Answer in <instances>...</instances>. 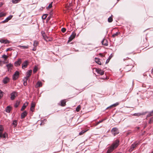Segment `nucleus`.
Segmentation results:
<instances>
[{
  "label": "nucleus",
  "mask_w": 153,
  "mask_h": 153,
  "mask_svg": "<svg viewBox=\"0 0 153 153\" xmlns=\"http://www.w3.org/2000/svg\"><path fill=\"white\" fill-rule=\"evenodd\" d=\"M32 71L31 70H29L26 73V76L25 77V79H26V80H28V78L30 76L31 74Z\"/></svg>",
  "instance_id": "0eeeda50"
},
{
  "label": "nucleus",
  "mask_w": 153,
  "mask_h": 153,
  "mask_svg": "<svg viewBox=\"0 0 153 153\" xmlns=\"http://www.w3.org/2000/svg\"><path fill=\"white\" fill-rule=\"evenodd\" d=\"M27 114V113L26 111H25L21 114V118L22 119L24 118Z\"/></svg>",
  "instance_id": "ddd939ff"
},
{
  "label": "nucleus",
  "mask_w": 153,
  "mask_h": 153,
  "mask_svg": "<svg viewBox=\"0 0 153 153\" xmlns=\"http://www.w3.org/2000/svg\"><path fill=\"white\" fill-rule=\"evenodd\" d=\"M17 124V121L16 120H14L13 121V123L11 124L12 126H13L14 127H16Z\"/></svg>",
  "instance_id": "6ab92c4d"
},
{
  "label": "nucleus",
  "mask_w": 153,
  "mask_h": 153,
  "mask_svg": "<svg viewBox=\"0 0 153 153\" xmlns=\"http://www.w3.org/2000/svg\"><path fill=\"white\" fill-rule=\"evenodd\" d=\"M76 36V34L74 32H73L72 34L69 38L68 42H69L71 41L74 38H75Z\"/></svg>",
  "instance_id": "423d86ee"
},
{
  "label": "nucleus",
  "mask_w": 153,
  "mask_h": 153,
  "mask_svg": "<svg viewBox=\"0 0 153 153\" xmlns=\"http://www.w3.org/2000/svg\"><path fill=\"white\" fill-rule=\"evenodd\" d=\"M28 103L27 102H26L25 103L23 104L22 108H21V110L22 111L24 110L26 107V106L28 105Z\"/></svg>",
  "instance_id": "2eb2a0df"
},
{
  "label": "nucleus",
  "mask_w": 153,
  "mask_h": 153,
  "mask_svg": "<svg viewBox=\"0 0 153 153\" xmlns=\"http://www.w3.org/2000/svg\"><path fill=\"white\" fill-rule=\"evenodd\" d=\"M118 104H119V103H118L117 102L115 104H113V105H111V107H115L117 105H118Z\"/></svg>",
  "instance_id": "ea45409f"
},
{
  "label": "nucleus",
  "mask_w": 153,
  "mask_h": 153,
  "mask_svg": "<svg viewBox=\"0 0 153 153\" xmlns=\"http://www.w3.org/2000/svg\"><path fill=\"white\" fill-rule=\"evenodd\" d=\"M37 71V68L36 66H35L33 68V72L35 73Z\"/></svg>",
  "instance_id": "c9c22d12"
},
{
  "label": "nucleus",
  "mask_w": 153,
  "mask_h": 153,
  "mask_svg": "<svg viewBox=\"0 0 153 153\" xmlns=\"http://www.w3.org/2000/svg\"><path fill=\"white\" fill-rule=\"evenodd\" d=\"M153 115V110L149 112L147 115V117H149Z\"/></svg>",
  "instance_id": "393cba45"
},
{
  "label": "nucleus",
  "mask_w": 153,
  "mask_h": 153,
  "mask_svg": "<svg viewBox=\"0 0 153 153\" xmlns=\"http://www.w3.org/2000/svg\"><path fill=\"white\" fill-rule=\"evenodd\" d=\"M3 130V128L2 126H0V135H1V133H2Z\"/></svg>",
  "instance_id": "c85d7f7f"
},
{
  "label": "nucleus",
  "mask_w": 153,
  "mask_h": 153,
  "mask_svg": "<svg viewBox=\"0 0 153 153\" xmlns=\"http://www.w3.org/2000/svg\"><path fill=\"white\" fill-rule=\"evenodd\" d=\"M153 122V117H152L149 120V123H150V124L152 123Z\"/></svg>",
  "instance_id": "4c0bfd02"
},
{
  "label": "nucleus",
  "mask_w": 153,
  "mask_h": 153,
  "mask_svg": "<svg viewBox=\"0 0 153 153\" xmlns=\"http://www.w3.org/2000/svg\"><path fill=\"white\" fill-rule=\"evenodd\" d=\"M9 78L7 77H6L3 79V82L4 84H6L9 82Z\"/></svg>",
  "instance_id": "f8f14e48"
},
{
  "label": "nucleus",
  "mask_w": 153,
  "mask_h": 153,
  "mask_svg": "<svg viewBox=\"0 0 153 153\" xmlns=\"http://www.w3.org/2000/svg\"><path fill=\"white\" fill-rule=\"evenodd\" d=\"M119 34V33L118 32H116V33L112 35V36L113 37H115L116 36H117Z\"/></svg>",
  "instance_id": "a19ab883"
},
{
  "label": "nucleus",
  "mask_w": 153,
  "mask_h": 153,
  "mask_svg": "<svg viewBox=\"0 0 153 153\" xmlns=\"http://www.w3.org/2000/svg\"><path fill=\"white\" fill-rule=\"evenodd\" d=\"M38 42L37 41H34V43L33 44V45L34 46L36 47L38 45Z\"/></svg>",
  "instance_id": "bb28decb"
},
{
  "label": "nucleus",
  "mask_w": 153,
  "mask_h": 153,
  "mask_svg": "<svg viewBox=\"0 0 153 153\" xmlns=\"http://www.w3.org/2000/svg\"><path fill=\"white\" fill-rule=\"evenodd\" d=\"M66 105V101L65 100H63L61 101V105L62 106H65Z\"/></svg>",
  "instance_id": "a211bd4d"
},
{
  "label": "nucleus",
  "mask_w": 153,
  "mask_h": 153,
  "mask_svg": "<svg viewBox=\"0 0 153 153\" xmlns=\"http://www.w3.org/2000/svg\"><path fill=\"white\" fill-rule=\"evenodd\" d=\"M111 56H110L109 57V58L108 59H111Z\"/></svg>",
  "instance_id": "4d7b16f0"
},
{
  "label": "nucleus",
  "mask_w": 153,
  "mask_h": 153,
  "mask_svg": "<svg viewBox=\"0 0 153 153\" xmlns=\"http://www.w3.org/2000/svg\"><path fill=\"white\" fill-rule=\"evenodd\" d=\"M112 132L118 131V129L116 128H113L111 130Z\"/></svg>",
  "instance_id": "a878e982"
},
{
  "label": "nucleus",
  "mask_w": 153,
  "mask_h": 153,
  "mask_svg": "<svg viewBox=\"0 0 153 153\" xmlns=\"http://www.w3.org/2000/svg\"><path fill=\"white\" fill-rule=\"evenodd\" d=\"M96 71L98 74H100L101 75H103L104 73V71L102 70L99 68L96 69Z\"/></svg>",
  "instance_id": "6e6552de"
},
{
  "label": "nucleus",
  "mask_w": 153,
  "mask_h": 153,
  "mask_svg": "<svg viewBox=\"0 0 153 153\" xmlns=\"http://www.w3.org/2000/svg\"><path fill=\"white\" fill-rule=\"evenodd\" d=\"M48 14H44V15H43L42 16V18L43 19H45L47 17V16H48Z\"/></svg>",
  "instance_id": "f704fd0d"
},
{
  "label": "nucleus",
  "mask_w": 153,
  "mask_h": 153,
  "mask_svg": "<svg viewBox=\"0 0 153 153\" xmlns=\"http://www.w3.org/2000/svg\"><path fill=\"white\" fill-rule=\"evenodd\" d=\"M6 66L7 68L8 71H10L12 69L13 65L10 63L7 64Z\"/></svg>",
  "instance_id": "1a4fd4ad"
},
{
  "label": "nucleus",
  "mask_w": 153,
  "mask_h": 153,
  "mask_svg": "<svg viewBox=\"0 0 153 153\" xmlns=\"http://www.w3.org/2000/svg\"><path fill=\"white\" fill-rule=\"evenodd\" d=\"M3 92H2L1 90H0V99L3 97Z\"/></svg>",
  "instance_id": "e433bc0d"
},
{
  "label": "nucleus",
  "mask_w": 153,
  "mask_h": 153,
  "mask_svg": "<svg viewBox=\"0 0 153 153\" xmlns=\"http://www.w3.org/2000/svg\"><path fill=\"white\" fill-rule=\"evenodd\" d=\"M11 107L10 106H8L6 107L5 111L7 113H9L11 110Z\"/></svg>",
  "instance_id": "412c9836"
},
{
  "label": "nucleus",
  "mask_w": 153,
  "mask_h": 153,
  "mask_svg": "<svg viewBox=\"0 0 153 153\" xmlns=\"http://www.w3.org/2000/svg\"><path fill=\"white\" fill-rule=\"evenodd\" d=\"M139 142H136L133 144L131 146L129 150V152H131L139 144Z\"/></svg>",
  "instance_id": "f03ea898"
},
{
  "label": "nucleus",
  "mask_w": 153,
  "mask_h": 153,
  "mask_svg": "<svg viewBox=\"0 0 153 153\" xmlns=\"http://www.w3.org/2000/svg\"><path fill=\"white\" fill-rule=\"evenodd\" d=\"M1 61H0V63H1Z\"/></svg>",
  "instance_id": "680f3d73"
},
{
  "label": "nucleus",
  "mask_w": 153,
  "mask_h": 153,
  "mask_svg": "<svg viewBox=\"0 0 153 153\" xmlns=\"http://www.w3.org/2000/svg\"><path fill=\"white\" fill-rule=\"evenodd\" d=\"M18 47H20L21 48L23 49H27L28 48V46H21L19 45Z\"/></svg>",
  "instance_id": "4be33fe9"
},
{
  "label": "nucleus",
  "mask_w": 153,
  "mask_h": 153,
  "mask_svg": "<svg viewBox=\"0 0 153 153\" xmlns=\"http://www.w3.org/2000/svg\"><path fill=\"white\" fill-rule=\"evenodd\" d=\"M112 107H111V106H110L107 107L106 108V109H108L109 108H111Z\"/></svg>",
  "instance_id": "6e6d98bb"
},
{
  "label": "nucleus",
  "mask_w": 153,
  "mask_h": 153,
  "mask_svg": "<svg viewBox=\"0 0 153 153\" xmlns=\"http://www.w3.org/2000/svg\"><path fill=\"white\" fill-rule=\"evenodd\" d=\"M34 109V108L33 107H31L30 108V110L32 111H33V110Z\"/></svg>",
  "instance_id": "864d4df0"
},
{
  "label": "nucleus",
  "mask_w": 153,
  "mask_h": 153,
  "mask_svg": "<svg viewBox=\"0 0 153 153\" xmlns=\"http://www.w3.org/2000/svg\"><path fill=\"white\" fill-rule=\"evenodd\" d=\"M147 113V112H142V113H134L133 114L134 116H140L141 115H143Z\"/></svg>",
  "instance_id": "9b49d317"
},
{
  "label": "nucleus",
  "mask_w": 153,
  "mask_h": 153,
  "mask_svg": "<svg viewBox=\"0 0 153 153\" xmlns=\"http://www.w3.org/2000/svg\"><path fill=\"white\" fill-rule=\"evenodd\" d=\"M88 130H82L79 133V135H81L83 134L84 133L86 132Z\"/></svg>",
  "instance_id": "b1692460"
},
{
  "label": "nucleus",
  "mask_w": 153,
  "mask_h": 153,
  "mask_svg": "<svg viewBox=\"0 0 153 153\" xmlns=\"http://www.w3.org/2000/svg\"><path fill=\"white\" fill-rule=\"evenodd\" d=\"M10 43V42L9 40H4V43L6 44L7 43Z\"/></svg>",
  "instance_id": "37998d69"
},
{
  "label": "nucleus",
  "mask_w": 153,
  "mask_h": 153,
  "mask_svg": "<svg viewBox=\"0 0 153 153\" xmlns=\"http://www.w3.org/2000/svg\"><path fill=\"white\" fill-rule=\"evenodd\" d=\"M27 80H26V79H25V78L23 79V80L24 81L23 85L24 86H26L27 85Z\"/></svg>",
  "instance_id": "cd10ccee"
},
{
  "label": "nucleus",
  "mask_w": 153,
  "mask_h": 153,
  "mask_svg": "<svg viewBox=\"0 0 153 153\" xmlns=\"http://www.w3.org/2000/svg\"><path fill=\"white\" fill-rule=\"evenodd\" d=\"M66 29L65 28H63L61 29V31L63 33H65L66 31Z\"/></svg>",
  "instance_id": "de8ad7c7"
},
{
  "label": "nucleus",
  "mask_w": 153,
  "mask_h": 153,
  "mask_svg": "<svg viewBox=\"0 0 153 153\" xmlns=\"http://www.w3.org/2000/svg\"><path fill=\"white\" fill-rule=\"evenodd\" d=\"M17 96V93L14 91L12 92L10 94V99L12 100H13L15 99L16 97Z\"/></svg>",
  "instance_id": "20e7f679"
},
{
  "label": "nucleus",
  "mask_w": 153,
  "mask_h": 153,
  "mask_svg": "<svg viewBox=\"0 0 153 153\" xmlns=\"http://www.w3.org/2000/svg\"><path fill=\"white\" fill-rule=\"evenodd\" d=\"M4 40L1 39L0 40V42L4 43Z\"/></svg>",
  "instance_id": "8fccbe9b"
},
{
  "label": "nucleus",
  "mask_w": 153,
  "mask_h": 153,
  "mask_svg": "<svg viewBox=\"0 0 153 153\" xmlns=\"http://www.w3.org/2000/svg\"><path fill=\"white\" fill-rule=\"evenodd\" d=\"M13 17V16H10L4 20L2 22L3 23H5L7 22L8 21V20H10Z\"/></svg>",
  "instance_id": "dca6fc26"
},
{
  "label": "nucleus",
  "mask_w": 153,
  "mask_h": 153,
  "mask_svg": "<svg viewBox=\"0 0 153 153\" xmlns=\"http://www.w3.org/2000/svg\"><path fill=\"white\" fill-rule=\"evenodd\" d=\"M28 65V61H25L22 64V68L25 69L27 68Z\"/></svg>",
  "instance_id": "9d476101"
},
{
  "label": "nucleus",
  "mask_w": 153,
  "mask_h": 153,
  "mask_svg": "<svg viewBox=\"0 0 153 153\" xmlns=\"http://www.w3.org/2000/svg\"><path fill=\"white\" fill-rule=\"evenodd\" d=\"M19 76V72L17 71H16L13 74V80L16 79Z\"/></svg>",
  "instance_id": "7ed1b4c3"
},
{
  "label": "nucleus",
  "mask_w": 153,
  "mask_h": 153,
  "mask_svg": "<svg viewBox=\"0 0 153 153\" xmlns=\"http://www.w3.org/2000/svg\"><path fill=\"white\" fill-rule=\"evenodd\" d=\"M12 50H13V49L11 48H8L6 49V51L7 52L8 51H12Z\"/></svg>",
  "instance_id": "49530a36"
},
{
  "label": "nucleus",
  "mask_w": 153,
  "mask_h": 153,
  "mask_svg": "<svg viewBox=\"0 0 153 153\" xmlns=\"http://www.w3.org/2000/svg\"><path fill=\"white\" fill-rule=\"evenodd\" d=\"M113 21L112 18L111 17H110L108 19V21L109 22H111Z\"/></svg>",
  "instance_id": "72a5a7b5"
},
{
  "label": "nucleus",
  "mask_w": 153,
  "mask_h": 153,
  "mask_svg": "<svg viewBox=\"0 0 153 153\" xmlns=\"http://www.w3.org/2000/svg\"><path fill=\"white\" fill-rule=\"evenodd\" d=\"M22 59H19L18 61H16L14 63L15 66L16 67L20 65L22 63Z\"/></svg>",
  "instance_id": "39448f33"
},
{
  "label": "nucleus",
  "mask_w": 153,
  "mask_h": 153,
  "mask_svg": "<svg viewBox=\"0 0 153 153\" xmlns=\"http://www.w3.org/2000/svg\"><path fill=\"white\" fill-rule=\"evenodd\" d=\"M101 42L102 45H104L107 46L108 45V43L107 42V40H105L104 39H103L102 41Z\"/></svg>",
  "instance_id": "f3484780"
},
{
  "label": "nucleus",
  "mask_w": 153,
  "mask_h": 153,
  "mask_svg": "<svg viewBox=\"0 0 153 153\" xmlns=\"http://www.w3.org/2000/svg\"><path fill=\"white\" fill-rule=\"evenodd\" d=\"M119 141L116 140L112 145L109 147L107 151V153H110L112 152L114 149L116 148L119 145Z\"/></svg>",
  "instance_id": "f257e3e1"
},
{
  "label": "nucleus",
  "mask_w": 153,
  "mask_h": 153,
  "mask_svg": "<svg viewBox=\"0 0 153 153\" xmlns=\"http://www.w3.org/2000/svg\"><path fill=\"white\" fill-rule=\"evenodd\" d=\"M95 62L98 64L101 65V62L99 60V59L96 58H95Z\"/></svg>",
  "instance_id": "5701e85b"
},
{
  "label": "nucleus",
  "mask_w": 153,
  "mask_h": 153,
  "mask_svg": "<svg viewBox=\"0 0 153 153\" xmlns=\"http://www.w3.org/2000/svg\"><path fill=\"white\" fill-rule=\"evenodd\" d=\"M81 108V106L80 105H79L76 108V111L77 112H78L79 111Z\"/></svg>",
  "instance_id": "7c9ffc66"
},
{
  "label": "nucleus",
  "mask_w": 153,
  "mask_h": 153,
  "mask_svg": "<svg viewBox=\"0 0 153 153\" xmlns=\"http://www.w3.org/2000/svg\"><path fill=\"white\" fill-rule=\"evenodd\" d=\"M42 85V84L41 82L40 81H38L36 83V85H35V87L36 88L41 87Z\"/></svg>",
  "instance_id": "4468645a"
},
{
  "label": "nucleus",
  "mask_w": 153,
  "mask_h": 153,
  "mask_svg": "<svg viewBox=\"0 0 153 153\" xmlns=\"http://www.w3.org/2000/svg\"><path fill=\"white\" fill-rule=\"evenodd\" d=\"M152 74H153V68H152Z\"/></svg>",
  "instance_id": "13d9d810"
},
{
  "label": "nucleus",
  "mask_w": 153,
  "mask_h": 153,
  "mask_svg": "<svg viewBox=\"0 0 153 153\" xmlns=\"http://www.w3.org/2000/svg\"><path fill=\"white\" fill-rule=\"evenodd\" d=\"M53 3V2H51V3L49 4L48 6L47 7V8H51L52 7V4Z\"/></svg>",
  "instance_id": "79ce46f5"
},
{
  "label": "nucleus",
  "mask_w": 153,
  "mask_h": 153,
  "mask_svg": "<svg viewBox=\"0 0 153 153\" xmlns=\"http://www.w3.org/2000/svg\"><path fill=\"white\" fill-rule=\"evenodd\" d=\"M99 54H100V55H102V53H100Z\"/></svg>",
  "instance_id": "bf43d9fd"
},
{
  "label": "nucleus",
  "mask_w": 153,
  "mask_h": 153,
  "mask_svg": "<svg viewBox=\"0 0 153 153\" xmlns=\"http://www.w3.org/2000/svg\"><path fill=\"white\" fill-rule=\"evenodd\" d=\"M21 0H12V1L13 3L16 4L19 2Z\"/></svg>",
  "instance_id": "c756f323"
},
{
  "label": "nucleus",
  "mask_w": 153,
  "mask_h": 153,
  "mask_svg": "<svg viewBox=\"0 0 153 153\" xmlns=\"http://www.w3.org/2000/svg\"><path fill=\"white\" fill-rule=\"evenodd\" d=\"M36 50V47L34 46L33 49H32V50L33 51H35Z\"/></svg>",
  "instance_id": "603ef678"
},
{
  "label": "nucleus",
  "mask_w": 153,
  "mask_h": 153,
  "mask_svg": "<svg viewBox=\"0 0 153 153\" xmlns=\"http://www.w3.org/2000/svg\"><path fill=\"white\" fill-rule=\"evenodd\" d=\"M118 153H120V152H118Z\"/></svg>",
  "instance_id": "052dcab7"
},
{
  "label": "nucleus",
  "mask_w": 153,
  "mask_h": 153,
  "mask_svg": "<svg viewBox=\"0 0 153 153\" xmlns=\"http://www.w3.org/2000/svg\"><path fill=\"white\" fill-rule=\"evenodd\" d=\"M112 134H114V136H115L116 135L118 134V131L112 132Z\"/></svg>",
  "instance_id": "09e8293b"
},
{
  "label": "nucleus",
  "mask_w": 153,
  "mask_h": 153,
  "mask_svg": "<svg viewBox=\"0 0 153 153\" xmlns=\"http://www.w3.org/2000/svg\"><path fill=\"white\" fill-rule=\"evenodd\" d=\"M110 60V59H108L106 60V63H108L109 61Z\"/></svg>",
  "instance_id": "3c124183"
},
{
  "label": "nucleus",
  "mask_w": 153,
  "mask_h": 153,
  "mask_svg": "<svg viewBox=\"0 0 153 153\" xmlns=\"http://www.w3.org/2000/svg\"><path fill=\"white\" fill-rule=\"evenodd\" d=\"M35 107V104L33 102H32L31 103V107H33L34 108Z\"/></svg>",
  "instance_id": "a18cd8bd"
},
{
  "label": "nucleus",
  "mask_w": 153,
  "mask_h": 153,
  "mask_svg": "<svg viewBox=\"0 0 153 153\" xmlns=\"http://www.w3.org/2000/svg\"><path fill=\"white\" fill-rule=\"evenodd\" d=\"M2 57L4 59V60H6L8 57V56L4 54L2 56Z\"/></svg>",
  "instance_id": "473e14b6"
},
{
  "label": "nucleus",
  "mask_w": 153,
  "mask_h": 153,
  "mask_svg": "<svg viewBox=\"0 0 153 153\" xmlns=\"http://www.w3.org/2000/svg\"><path fill=\"white\" fill-rule=\"evenodd\" d=\"M3 5V3L2 2H0V7Z\"/></svg>",
  "instance_id": "5fc2aeb1"
},
{
  "label": "nucleus",
  "mask_w": 153,
  "mask_h": 153,
  "mask_svg": "<svg viewBox=\"0 0 153 153\" xmlns=\"http://www.w3.org/2000/svg\"><path fill=\"white\" fill-rule=\"evenodd\" d=\"M19 103H20L19 102H18V101L17 102H16V104L14 105V107L15 108L17 107H18V106H19Z\"/></svg>",
  "instance_id": "2f4dec72"
},
{
  "label": "nucleus",
  "mask_w": 153,
  "mask_h": 153,
  "mask_svg": "<svg viewBox=\"0 0 153 153\" xmlns=\"http://www.w3.org/2000/svg\"><path fill=\"white\" fill-rule=\"evenodd\" d=\"M7 136V134L6 133H5L4 134H2L1 133V135H0V139L2 137L5 138Z\"/></svg>",
  "instance_id": "aec40b11"
},
{
  "label": "nucleus",
  "mask_w": 153,
  "mask_h": 153,
  "mask_svg": "<svg viewBox=\"0 0 153 153\" xmlns=\"http://www.w3.org/2000/svg\"><path fill=\"white\" fill-rule=\"evenodd\" d=\"M104 120H101L100 121L97 122L96 123V125H98L100 123L102 122Z\"/></svg>",
  "instance_id": "c03bdc74"
},
{
  "label": "nucleus",
  "mask_w": 153,
  "mask_h": 153,
  "mask_svg": "<svg viewBox=\"0 0 153 153\" xmlns=\"http://www.w3.org/2000/svg\"><path fill=\"white\" fill-rule=\"evenodd\" d=\"M5 16V14L4 13L1 12L0 13V17H2L3 16Z\"/></svg>",
  "instance_id": "58836bf2"
}]
</instances>
